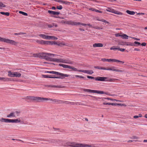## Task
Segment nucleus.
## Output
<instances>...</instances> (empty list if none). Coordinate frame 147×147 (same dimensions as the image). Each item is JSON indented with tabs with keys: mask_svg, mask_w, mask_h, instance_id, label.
Wrapping results in <instances>:
<instances>
[{
	"mask_svg": "<svg viewBox=\"0 0 147 147\" xmlns=\"http://www.w3.org/2000/svg\"><path fill=\"white\" fill-rule=\"evenodd\" d=\"M26 98L32 101H36L38 102H42L45 100H51L53 101L59 102V100L57 99H53L49 98H42L39 97L34 96H27Z\"/></svg>",
	"mask_w": 147,
	"mask_h": 147,
	"instance_id": "1",
	"label": "nucleus"
},
{
	"mask_svg": "<svg viewBox=\"0 0 147 147\" xmlns=\"http://www.w3.org/2000/svg\"><path fill=\"white\" fill-rule=\"evenodd\" d=\"M66 145L67 146L71 147H96L95 144H91L90 145L77 143L73 142H68L66 143Z\"/></svg>",
	"mask_w": 147,
	"mask_h": 147,
	"instance_id": "2",
	"label": "nucleus"
},
{
	"mask_svg": "<svg viewBox=\"0 0 147 147\" xmlns=\"http://www.w3.org/2000/svg\"><path fill=\"white\" fill-rule=\"evenodd\" d=\"M0 121L1 122L21 123H22L23 122L20 118L15 119H5L2 117L0 119Z\"/></svg>",
	"mask_w": 147,
	"mask_h": 147,
	"instance_id": "3",
	"label": "nucleus"
},
{
	"mask_svg": "<svg viewBox=\"0 0 147 147\" xmlns=\"http://www.w3.org/2000/svg\"><path fill=\"white\" fill-rule=\"evenodd\" d=\"M54 55H55L53 54L46 53L45 59L48 61L60 62V59L52 58V57H53Z\"/></svg>",
	"mask_w": 147,
	"mask_h": 147,
	"instance_id": "4",
	"label": "nucleus"
},
{
	"mask_svg": "<svg viewBox=\"0 0 147 147\" xmlns=\"http://www.w3.org/2000/svg\"><path fill=\"white\" fill-rule=\"evenodd\" d=\"M0 41L1 42H4L7 43H9L13 45H15L17 43L14 40H10L8 39L3 38L0 37Z\"/></svg>",
	"mask_w": 147,
	"mask_h": 147,
	"instance_id": "5",
	"label": "nucleus"
},
{
	"mask_svg": "<svg viewBox=\"0 0 147 147\" xmlns=\"http://www.w3.org/2000/svg\"><path fill=\"white\" fill-rule=\"evenodd\" d=\"M46 53H40L36 54H34L33 55L34 57H39L41 59H45Z\"/></svg>",
	"mask_w": 147,
	"mask_h": 147,
	"instance_id": "6",
	"label": "nucleus"
},
{
	"mask_svg": "<svg viewBox=\"0 0 147 147\" xmlns=\"http://www.w3.org/2000/svg\"><path fill=\"white\" fill-rule=\"evenodd\" d=\"M106 10L107 11H109L110 12H111L117 15H123V13L121 12L115 10L113 9L108 8V9H106Z\"/></svg>",
	"mask_w": 147,
	"mask_h": 147,
	"instance_id": "7",
	"label": "nucleus"
},
{
	"mask_svg": "<svg viewBox=\"0 0 147 147\" xmlns=\"http://www.w3.org/2000/svg\"><path fill=\"white\" fill-rule=\"evenodd\" d=\"M60 62L62 63H65L72 64L74 63V62L68 59H60Z\"/></svg>",
	"mask_w": 147,
	"mask_h": 147,
	"instance_id": "8",
	"label": "nucleus"
},
{
	"mask_svg": "<svg viewBox=\"0 0 147 147\" xmlns=\"http://www.w3.org/2000/svg\"><path fill=\"white\" fill-rule=\"evenodd\" d=\"M51 74H57L59 75L61 77H68L69 76V75L67 74H65L62 73H59L58 72L52 71Z\"/></svg>",
	"mask_w": 147,
	"mask_h": 147,
	"instance_id": "9",
	"label": "nucleus"
},
{
	"mask_svg": "<svg viewBox=\"0 0 147 147\" xmlns=\"http://www.w3.org/2000/svg\"><path fill=\"white\" fill-rule=\"evenodd\" d=\"M59 22L62 24H66L73 26L74 25V21H67L62 20L61 21L59 20Z\"/></svg>",
	"mask_w": 147,
	"mask_h": 147,
	"instance_id": "10",
	"label": "nucleus"
},
{
	"mask_svg": "<svg viewBox=\"0 0 147 147\" xmlns=\"http://www.w3.org/2000/svg\"><path fill=\"white\" fill-rule=\"evenodd\" d=\"M0 80L3 81H14V79L13 78L0 77Z\"/></svg>",
	"mask_w": 147,
	"mask_h": 147,
	"instance_id": "11",
	"label": "nucleus"
},
{
	"mask_svg": "<svg viewBox=\"0 0 147 147\" xmlns=\"http://www.w3.org/2000/svg\"><path fill=\"white\" fill-rule=\"evenodd\" d=\"M107 79V77H98L95 78V80L96 81H105Z\"/></svg>",
	"mask_w": 147,
	"mask_h": 147,
	"instance_id": "12",
	"label": "nucleus"
},
{
	"mask_svg": "<svg viewBox=\"0 0 147 147\" xmlns=\"http://www.w3.org/2000/svg\"><path fill=\"white\" fill-rule=\"evenodd\" d=\"M94 93H96L99 94H108L107 92H105L103 91L97 90H94Z\"/></svg>",
	"mask_w": 147,
	"mask_h": 147,
	"instance_id": "13",
	"label": "nucleus"
},
{
	"mask_svg": "<svg viewBox=\"0 0 147 147\" xmlns=\"http://www.w3.org/2000/svg\"><path fill=\"white\" fill-rule=\"evenodd\" d=\"M48 12L49 13L51 14V15H59L60 14L59 12L57 11H55L51 10H48Z\"/></svg>",
	"mask_w": 147,
	"mask_h": 147,
	"instance_id": "14",
	"label": "nucleus"
},
{
	"mask_svg": "<svg viewBox=\"0 0 147 147\" xmlns=\"http://www.w3.org/2000/svg\"><path fill=\"white\" fill-rule=\"evenodd\" d=\"M42 38L45 39H49L50 38H49V36L46 35L44 34H40L39 35Z\"/></svg>",
	"mask_w": 147,
	"mask_h": 147,
	"instance_id": "15",
	"label": "nucleus"
},
{
	"mask_svg": "<svg viewBox=\"0 0 147 147\" xmlns=\"http://www.w3.org/2000/svg\"><path fill=\"white\" fill-rule=\"evenodd\" d=\"M79 25H82L84 26L87 25V24H83L80 22H77L74 21V26H77Z\"/></svg>",
	"mask_w": 147,
	"mask_h": 147,
	"instance_id": "16",
	"label": "nucleus"
},
{
	"mask_svg": "<svg viewBox=\"0 0 147 147\" xmlns=\"http://www.w3.org/2000/svg\"><path fill=\"white\" fill-rule=\"evenodd\" d=\"M93 46L94 47H102L103 46V45L102 43H98L94 44Z\"/></svg>",
	"mask_w": 147,
	"mask_h": 147,
	"instance_id": "17",
	"label": "nucleus"
},
{
	"mask_svg": "<svg viewBox=\"0 0 147 147\" xmlns=\"http://www.w3.org/2000/svg\"><path fill=\"white\" fill-rule=\"evenodd\" d=\"M7 117L8 118H11V117H15V113L14 112H12L10 113L7 116Z\"/></svg>",
	"mask_w": 147,
	"mask_h": 147,
	"instance_id": "18",
	"label": "nucleus"
},
{
	"mask_svg": "<svg viewBox=\"0 0 147 147\" xmlns=\"http://www.w3.org/2000/svg\"><path fill=\"white\" fill-rule=\"evenodd\" d=\"M123 45L127 46H135V44L134 43L129 42H124Z\"/></svg>",
	"mask_w": 147,
	"mask_h": 147,
	"instance_id": "19",
	"label": "nucleus"
},
{
	"mask_svg": "<svg viewBox=\"0 0 147 147\" xmlns=\"http://www.w3.org/2000/svg\"><path fill=\"white\" fill-rule=\"evenodd\" d=\"M115 59H107L103 58L101 59V60L104 62L105 61H108L109 62H111V61H113L114 62Z\"/></svg>",
	"mask_w": 147,
	"mask_h": 147,
	"instance_id": "20",
	"label": "nucleus"
},
{
	"mask_svg": "<svg viewBox=\"0 0 147 147\" xmlns=\"http://www.w3.org/2000/svg\"><path fill=\"white\" fill-rule=\"evenodd\" d=\"M21 75V74L18 72H14V77H20Z\"/></svg>",
	"mask_w": 147,
	"mask_h": 147,
	"instance_id": "21",
	"label": "nucleus"
},
{
	"mask_svg": "<svg viewBox=\"0 0 147 147\" xmlns=\"http://www.w3.org/2000/svg\"><path fill=\"white\" fill-rule=\"evenodd\" d=\"M59 65L60 66H62L64 68H69V69L70 66L65 65V64H59Z\"/></svg>",
	"mask_w": 147,
	"mask_h": 147,
	"instance_id": "22",
	"label": "nucleus"
},
{
	"mask_svg": "<svg viewBox=\"0 0 147 147\" xmlns=\"http://www.w3.org/2000/svg\"><path fill=\"white\" fill-rule=\"evenodd\" d=\"M112 68V71L119 72H123V71L118 69H115V67L114 66L111 67Z\"/></svg>",
	"mask_w": 147,
	"mask_h": 147,
	"instance_id": "23",
	"label": "nucleus"
},
{
	"mask_svg": "<svg viewBox=\"0 0 147 147\" xmlns=\"http://www.w3.org/2000/svg\"><path fill=\"white\" fill-rule=\"evenodd\" d=\"M8 76L11 77H14V72L9 71L8 72Z\"/></svg>",
	"mask_w": 147,
	"mask_h": 147,
	"instance_id": "24",
	"label": "nucleus"
},
{
	"mask_svg": "<svg viewBox=\"0 0 147 147\" xmlns=\"http://www.w3.org/2000/svg\"><path fill=\"white\" fill-rule=\"evenodd\" d=\"M126 12L128 14L131 15H134L135 13V12L134 11H130L128 10L126 11Z\"/></svg>",
	"mask_w": 147,
	"mask_h": 147,
	"instance_id": "25",
	"label": "nucleus"
},
{
	"mask_svg": "<svg viewBox=\"0 0 147 147\" xmlns=\"http://www.w3.org/2000/svg\"><path fill=\"white\" fill-rule=\"evenodd\" d=\"M100 69L105 70H112V68L111 67V68H109L108 67H101Z\"/></svg>",
	"mask_w": 147,
	"mask_h": 147,
	"instance_id": "26",
	"label": "nucleus"
},
{
	"mask_svg": "<svg viewBox=\"0 0 147 147\" xmlns=\"http://www.w3.org/2000/svg\"><path fill=\"white\" fill-rule=\"evenodd\" d=\"M94 90H92L88 89H84V91L85 92H91V93H94Z\"/></svg>",
	"mask_w": 147,
	"mask_h": 147,
	"instance_id": "27",
	"label": "nucleus"
},
{
	"mask_svg": "<svg viewBox=\"0 0 147 147\" xmlns=\"http://www.w3.org/2000/svg\"><path fill=\"white\" fill-rule=\"evenodd\" d=\"M118 80L117 79H110L108 80H106V81H109L110 82H113L115 80Z\"/></svg>",
	"mask_w": 147,
	"mask_h": 147,
	"instance_id": "28",
	"label": "nucleus"
},
{
	"mask_svg": "<svg viewBox=\"0 0 147 147\" xmlns=\"http://www.w3.org/2000/svg\"><path fill=\"white\" fill-rule=\"evenodd\" d=\"M88 71H89V70H78V71L82 72H83L84 73H86L88 74Z\"/></svg>",
	"mask_w": 147,
	"mask_h": 147,
	"instance_id": "29",
	"label": "nucleus"
},
{
	"mask_svg": "<svg viewBox=\"0 0 147 147\" xmlns=\"http://www.w3.org/2000/svg\"><path fill=\"white\" fill-rule=\"evenodd\" d=\"M0 13L2 15H5L7 16H9V12H1Z\"/></svg>",
	"mask_w": 147,
	"mask_h": 147,
	"instance_id": "30",
	"label": "nucleus"
},
{
	"mask_svg": "<svg viewBox=\"0 0 147 147\" xmlns=\"http://www.w3.org/2000/svg\"><path fill=\"white\" fill-rule=\"evenodd\" d=\"M65 86H54L53 85V88H64Z\"/></svg>",
	"mask_w": 147,
	"mask_h": 147,
	"instance_id": "31",
	"label": "nucleus"
},
{
	"mask_svg": "<svg viewBox=\"0 0 147 147\" xmlns=\"http://www.w3.org/2000/svg\"><path fill=\"white\" fill-rule=\"evenodd\" d=\"M44 41L43 40H36V42L40 44H44Z\"/></svg>",
	"mask_w": 147,
	"mask_h": 147,
	"instance_id": "32",
	"label": "nucleus"
},
{
	"mask_svg": "<svg viewBox=\"0 0 147 147\" xmlns=\"http://www.w3.org/2000/svg\"><path fill=\"white\" fill-rule=\"evenodd\" d=\"M49 38H50L49 40L52 39L54 40H56L57 39V38L54 36H49Z\"/></svg>",
	"mask_w": 147,
	"mask_h": 147,
	"instance_id": "33",
	"label": "nucleus"
},
{
	"mask_svg": "<svg viewBox=\"0 0 147 147\" xmlns=\"http://www.w3.org/2000/svg\"><path fill=\"white\" fill-rule=\"evenodd\" d=\"M97 20L98 21H101V22H104V23H106L107 24H109V23L108 22H107V21H106V20H104L103 19H100V20L97 19Z\"/></svg>",
	"mask_w": 147,
	"mask_h": 147,
	"instance_id": "34",
	"label": "nucleus"
},
{
	"mask_svg": "<svg viewBox=\"0 0 147 147\" xmlns=\"http://www.w3.org/2000/svg\"><path fill=\"white\" fill-rule=\"evenodd\" d=\"M89 96L93 98L94 100H97L98 99L100 98V97H96L95 96H93L92 95H89Z\"/></svg>",
	"mask_w": 147,
	"mask_h": 147,
	"instance_id": "35",
	"label": "nucleus"
},
{
	"mask_svg": "<svg viewBox=\"0 0 147 147\" xmlns=\"http://www.w3.org/2000/svg\"><path fill=\"white\" fill-rule=\"evenodd\" d=\"M6 7V5H4L2 2H0V9L1 7Z\"/></svg>",
	"mask_w": 147,
	"mask_h": 147,
	"instance_id": "36",
	"label": "nucleus"
},
{
	"mask_svg": "<svg viewBox=\"0 0 147 147\" xmlns=\"http://www.w3.org/2000/svg\"><path fill=\"white\" fill-rule=\"evenodd\" d=\"M69 69H72L74 71H78V70H78L77 68H76L74 67L71 66H70Z\"/></svg>",
	"mask_w": 147,
	"mask_h": 147,
	"instance_id": "37",
	"label": "nucleus"
},
{
	"mask_svg": "<svg viewBox=\"0 0 147 147\" xmlns=\"http://www.w3.org/2000/svg\"><path fill=\"white\" fill-rule=\"evenodd\" d=\"M123 37V38L125 39H127L128 38V36H127L126 34H123L122 35V36Z\"/></svg>",
	"mask_w": 147,
	"mask_h": 147,
	"instance_id": "38",
	"label": "nucleus"
},
{
	"mask_svg": "<svg viewBox=\"0 0 147 147\" xmlns=\"http://www.w3.org/2000/svg\"><path fill=\"white\" fill-rule=\"evenodd\" d=\"M19 13H20L22 14L25 16H27L28 14L25 12L22 11H19Z\"/></svg>",
	"mask_w": 147,
	"mask_h": 147,
	"instance_id": "39",
	"label": "nucleus"
},
{
	"mask_svg": "<svg viewBox=\"0 0 147 147\" xmlns=\"http://www.w3.org/2000/svg\"><path fill=\"white\" fill-rule=\"evenodd\" d=\"M64 77H61L60 76L59 77H51L50 76V78H63Z\"/></svg>",
	"mask_w": 147,
	"mask_h": 147,
	"instance_id": "40",
	"label": "nucleus"
},
{
	"mask_svg": "<svg viewBox=\"0 0 147 147\" xmlns=\"http://www.w3.org/2000/svg\"><path fill=\"white\" fill-rule=\"evenodd\" d=\"M57 44V42L55 41H50L49 45H53Z\"/></svg>",
	"mask_w": 147,
	"mask_h": 147,
	"instance_id": "41",
	"label": "nucleus"
},
{
	"mask_svg": "<svg viewBox=\"0 0 147 147\" xmlns=\"http://www.w3.org/2000/svg\"><path fill=\"white\" fill-rule=\"evenodd\" d=\"M42 77L45 78H50V76H49L48 75H42Z\"/></svg>",
	"mask_w": 147,
	"mask_h": 147,
	"instance_id": "42",
	"label": "nucleus"
},
{
	"mask_svg": "<svg viewBox=\"0 0 147 147\" xmlns=\"http://www.w3.org/2000/svg\"><path fill=\"white\" fill-rule=\"evenodd\" d=\"M50 43V41H44V45H49Z\"/></svg>",
	"mask_w": 147,
	"mask_h": 147,
	"instance_id": "43",
	"label": "nucleus"
},
{
	"mask_svg": "<svg viewBox=\"0 0 147 147\" xmlns=\"http://www.w3.org/2000/svg\"><path fill=\"white\" fill-rule=\"evenodd\" d=\"M114 60V62H117L121 63H124V62L122 61H120V60H118L117 59H115V60Z\"/></svg>",
	"mask_w": 147,
	"mask_h": 147,
	"instance_id": "44",
	"label": "nucleus"
},
{
	"mask_svg": "<svg viewBox=\"0 0 147 147\" xmlns=\"http://www.w3.org/2000/svg\"><path fill=\"white\" fill-rule=\"evenodd\" d=\"M113 105V106H117V105H120V104H118V103H111V105Z\"/></svg>",
	"mask_w": 147,
	"mask_h": 147,
	"instance_id": "45",
	"label": "nucleus"
},
{
	"mask_svg": "<svg viewBox=\"0 0 147 147\" xmlns=\"http://www.w3.org/2000/svg\"><path fill=\"white\" fill-rule=\"evenodd\" d=\"M115 46H113V47H112L110 48V49L111 50H118V48H114L113 47Z\"/></svg>",
	"mask_w": 147,
	"mask_h": 147,
	"instance_id": "46",
	"label": "nucleus"
},
{
	"mask_svg": "<svg viewBox=\"0 0 147 147\" xmlns=\"http://www.w3.org/2000/svg\"><path fill=\"white\" fill-rule=\"evenodd\" d=\"M102 100L103 101L104 100V99H107V100H111L112 101V100H113V99H112L111 98H102Z\"/></svg>",
	"mask_w": 147,
	"mask_h": 147,
	"instance_id": "47",
	"label": "nucleus"
},
{
	"mask_svg": "<svg viewBox=\"0 0 147 147\" xmlns=\"http://www.w3.org/2000/svg\"><path fill=\"white\" fill-rule=\"evenodd\" d=\"M63 7L61 5L58 6L57 7V8L58 9L61 10L62 9Z\"/></svg>",
	"mask_w": 147,
	"mask_h": 147,
	"instance_id": "48",
	"label": "nucleus"
},
{
	"mask_svg": "<svg viewBox=\"0 0 147 147\" xmlns=\"http://www.w3.org/2000/svg\"><path fill=\"white\" fill-rule=\"evenodd\" d=\"M25 34V33H23V32H20L18 33H14V35H21V34Z\"/></svg>",
	"mask_w": 147,
	"mask_h": 147,
	"instance_id": "49",
	"label": "nucleus"
},
{
	"mask_svg": "<svg viewBox=\"0 0 147 147\" xmlns=\"http://www.w3.org/2000/svg\"><path fill=\"white\" fill-rule=\"evenodd\" d=\"M70 3V2H69L66 1H63V2H62V3L65 4H69Z\"/></svg>",
	"mask_w": 147,
	"mask_h": 147,
	"instance_id": "50",
	"label": "nucleus"
},
{
	"mask_svg": "<svg viewBox=\"0 0 147 147\" xmlns=\"http://www.w3.org/2000/svg\"><path fill=\"white\" fill-rule=\"evenodd\" d=\"M118 50L122 52H123L125 50V49H124L120 48H118Z\"/></svg>",
	"mask_w": 147,
	"mask_h": 147,
	"instance_id": "51",
	"label": "nucleus"
},
{
	"mask_svg": "<svg viewBox=\"0 0 147 147\" xmlns=\"http://www.w3.org/2000/svg\"><path fill=\"white\" fill-rule=\"evenodd\" d=\"M93 28L97 29H102V28H100V27L98 26L94 27H93Z\"/></svg>",
	"mask_w": 147,
	"mask_h": 147,
	"instance_id": "52",
	"label": "nucleus"
},
{
	"mask_svg": "<svg viewBox=\"0 0 147 147\" xmlns=\"http://www.w3.org/2000/svg\"><path fill=\"white\" fill-rule=\"evenodd\" d=\"M101 67L99 66H95L94 67V68L95 69H100Z\"/></svg>",
	"mask_w": 147,
	"mask_h": 147,
	"instance_id": "53",
	"label": "nucleus"
},
{
	"mask_svg": "<svg viewBox=\"0 0 147 147\" xmlns=\"http://www.w3.org/2000/svg\"><path fill=\"white\" fill-rule=\"evenodd\" d=\"M87 77L88 78H89V79H94L95 78L91 76H87Z\"/></svg>",
	"mask_w": 147,
	"mask_h": 147,
	"instance_id": "54",
	"label": "nucleus"
},
{
	"mask_svg": "<svg viewBox=\"0 0 147 147\" xmlns=\"http://www.w3.org/2000/svg\"><path fill=\"white\" fill-rule=\"evenodd\" d=\"M93 72H94L92 70H89L88 74H92V73H93Z\"/></svg>",
	"mask_w": 147,
	"mask_h": 147,
	"instance_id": "55",
	"label": "nucleus"
},
{
	"mask_svg": "<svg viewBox=\"0 0 147 147\" xmlns=\"http://www.w3.org/2000/svg\"><path fill=\"white\" fill-rule=\"evenodd\" d=\"M103 104L104 105H110L111 103L110 102H103Z\"/></svg>",
	"mask_w": 147,
	"mask_h": 147,
	"instance_id": "56",
	"label": "nucleus"
},
{
	"mask_svg": "<svg viewBox=\"0 0 147 147\" xmlns=\"http://www.w3.org/2000/svg\"><path fill=\"white\" fill-rule=\"evenodd\" d=\"M78 103V102L75 103V102H70V104H71L73 105H77Z\"/></svg>",
	"mask_w": 147,
	"mask_h": 147,
	"instance_id": "57",
	"label": "nucleus"
},
{
	"mask_svg": "<svg viewBox=\"0 0 147 147\" xmlns=\"http://www.w3.org/2000/svg\"><path fill=\"white\" fill-rule=\"evenodd\" d=\"M131 139H138V138L136 136H133L132 138H131Z\"/></svg>",
	"mask_w": 147,
	"mask_h": 147,
	"instance_id": "58",
	"label": "nucleus"
},
{
	"mask_svg": "<svg viewBox=\"0 0 147 147\" xmlns=\"http://www.w3.org/2000/svg\"><path fill=\"white\" fill-rule=\"evenodd\" d=\"M134 44H138V45H141V44H140V42H137V41H135L134 42Z\"/></svg>",
	"mask_w": 147,
	"mask_h": 147,
	"instance_id": "59",
	"label": "nucleus"
},
{
	"mask_svg": "<svg viewBox=\"0 0 147 147\" xmlns=\"http://www.w3.org/2000/svg\"><path fill=\"white\" fill-rule=\"evenodd\" d=\"M115 36L116 37H118V36H121V37L122 36V35L119 34V33H117V34H115Z\"/></svg>",
	"mask_w": 147,
	"mask_h": 147,
	"instance_id": "60",
	"label": "nucleus"
},
{
	"mask_svg": "<svg viewBox=\"0 0 147 147\" xmlns=\"http://www.w3.org/2000/svg\"><path fill=\"white\" fill-rule=\"evenodd\" d=\"M131 37L133 39H134L135 40H140V39H138V38H136L132 37Z\"/></svg>",
	"mask_w": 147,
	"mask_h": 147,
	"instance_id": "61",
	"label": "nucleus"
},
{
	"mask_svg": "<svg viewBox=\"0 0 147 147\" xmlns=\"http://www.w3.org/2000/svg\"><path fill=\"white\" fill-rule=\"evenodd\" d=\"M141 44L142 46H145L146 45V43L145 42H143Z\"/></svg>",
	"mask_w": 147,
	"mask_h": 147,
	"instance_id": "62",
	"label": "nucleus"
},
{
	"mask_svg": "<svg viewBox=\"0 0 147 147\" xmlns=\"http://www.w3.org/2000/svg\"><path fill=\"white\" fill-rule=\"evenodd\" d=\"M45 86L47 87H51L53 88V85H46Z\"/></svg>",
	"mask_w": 147,
	"mask_h": 147,
	"instance_id": "63",
	"label": "nucleus"
},
{
	"mask_svg": "<svg viewBox=\"0 0 147 147\" xmlns=\"http://www.w3.org/2000/svg\"><path fill=\"white\" fill-rule=\"evenodd\" d=\"M48 27L49 28H51L53 27V24L52 25H48Z\"/></svg>",
	"mask_w": 147,
	"mask_h": 147,
	"instance_id": "64",
	"label": "nucleus"
}]
</instances>
